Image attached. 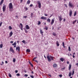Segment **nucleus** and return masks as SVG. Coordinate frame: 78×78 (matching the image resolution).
<instances>
[{"instance_id":"f257e3e1","label":"nucleus","mask_w":78,"mask_h":78,"mask_svg":"<svg viewBox=\"0 0 78 78\" xmlns=\"http://www.w3.org/2000/svg\"><path fill=\"white\" fill-rule=\"evenodd\" d=\"M47 58L48 59V61L49 62L51 61V60L52 61H54V59L53 58H54V57L52 56H49L48 55L47 57Z\"/></svg>"},{"instance_id":"f03ea898","label":"nucleus","mask_w":78,"mask_h":78,"mask_svg":"<svg viewBox=\"0 0 78 78\" xmlns=\"http://www.w3.org/2000/svg\"><path fill=\"white\" fill-rule=\"evenodd\" d=\"M9 11H12V10L11 9H12L13 8V6H12V3H10L9 4Z\"/></svg>"},{"instance_id":"7ed1b4c3","label":"nucleus","mask_w":78,"mask_h":78,"mask_svg":"<svg viewBox=\"0 0 78 78\" xmlns=\"http://www.w3.org/2000/svg\"><path fill=\"white\" fill-rule=\"evenodd\" d=\"M6 5H4L3 6L2 9L3 12H5L6 11Z\"/></svg>"},{"instance_id":"20e7f679","label":"nucleus","mask_w":78,"mask_h":78,"mask_svg":"<svg viewBox=\"0 0 78 78\" xmlns=\"http://www.w3.org/2000/svg\"><path fill=\"white\" fill-rule=\"evenodd\" d=\"M37 3L38 5L39 8H41V2L40 1H38Z\"/></svg>"},{"instance_id":"39448f33","label":"nucleus","mask_w":78,"mask_h":78,"mask_svg":"<svg viewBox=\"0 0 78 78\" xmlns=\"http://www.w3.org/2000/svg\"><path fill=\"white\" fill-rule=\"evenodd\" d=\"M58 18L59 20V21L60 22H61V20L63 19V18L62 17V16H58Z\"/></svg>"},{"instance_id":"423d86ee","label":"nucleus","mask_w":78,"mask_h":78,"mask_svg":"<svg viewBox=\"0 0 78 78\" xmlns=\"http://www.w3.org/2000/svg\"><path fill=\"white\" fill-rule=\"evenodd\" d=\"M10 51H11L12 53H14V50H13L12 47H10L9 49Z\"/></svg>"},{"instance_id":"0eeeda50","label":"nucleus","mask_w":78,"mask_h":78,"mask_svg":"<svg viewBox=\"0 0 78 78\" xmlns=\"http://www.w3.org/2000/svg\"><path fill=\"white\" fill-rule=\"evenodd\" d=\"M69 6H70V7L71 8H72V7H74L75 6L73 4H72V3L71 2H69Z\"/></svg>"},{"instance_id":"6e6552de","label":"nucleus","mask_w":78,"mask_h":78,"mask_svg":"<svg viewBox=\"0 0 78 78\" xmlns=\"http://www.w3.org/2000/svg\"><path fill=\"white\" fill-rule=\"evenodd\" d=\"M20 46L16 47V50H18L19 52L20 51Z\"/></svg>"},{"instance_id":"1a4fd4ad","label":"nucleus","mask_w":78,"mask_h":78,"mask_svg":"<svg viewBox=\"0 0 78 78\" xmlns=\"http://www.w3.org/2000/svg\"><path fill=\"white\" fill-rule=\"evenodd\" d=\"M72 11L70 10L69 11V16L70 17H71V16H72Z\"/></svg>"},{"instance_id":"9d476101","label":"nucleus","mask_w":78,"mask_h":78,"mask_svg":"<svg viewBox=\"0 0 78 78\" xmlns=\"http://www.w3.org/2000/svg\"><path fill=\"white\" fill-rule=\"evenodd\" d=\"M55 22V20L54 19H52V20L51 22V24L52 25L53 23H54V22Z\"/></svg>"},{"instance_id":"9b49d317","label":"nucleus","mask_w":78,"mask_h":78,"mask_svg":"<svg viewBox=\"0 0 78 78\" xmlns=\"http://www.w3.org/2000/svg\"><path fill=\"white\" fill-rule=\"evenodd\" d=\"M41 19H43V20H47V17L44 16H42L41 18Z\"/></svg>"},{"instance_id":"f8f14e48","label":"nucleus","mask_w":78,"mask_h":78,"mask_svg":"<svg viewBox=\"0 0 78 78\" xmlns=\"http://www.w3.org/2000/svg\"><path fill=\"white\" fill-rule=\"evenodd\" d=\"M16 44H17V43H16V42H15L13 44H12V45H14V48H15L16 47Z\"/></svg>"},{"instance_id":"ddd939ff","label":"nucleus","mask_w":78,"mask_h":78,"mask_svg":"<svg viewBox=\"0 0 78 78\" xmlns=\"http://www.w3.org/2000/svg\"><path fill=\"white\" fill-rule=\"evenodd\" d=\"M26 28L27 30H29V29H30V27L28 25H26Z\"/></svg>"},{"instance_id":"4468645a","label":"nucleus","mask_w":78,"mask_h":78,"mask_svg":"<svg viewBox=\"0 0 78 78\" xmlns=\"http://www.w3.org/2000/svg\"><path fill=\"white\" fill-rule=\"evenodd\" d=\"M77 21V20H76L75 21H73V25H75V23H76V21Z\"/></svg>"},{"instance_id":"2eb2a0df","label":"nucleus","mask_w":78,"mask_h":78,"mask_svg":"<svg viewBox=\"0 0 78 78\" xmlns=\"http://www.w3.org/2000/svg\"><path fill=\"white\" fill-rule=\"evenodd\" d=\"M56 44L58 47V46H59V42L58 41H57Z\"/></svg>"},{"instance_id":"dca6fc26","label":"nucleus","mask_w":78,"mask_h":78,"mask_svg":"<svg viewBox=\"0 0 78 78\" xmlns=\"http://www.w3.org/2000/svg\"><path fill=\"white\" fill-rule=\"evenodd\" d=\"M3 2H4V0H2L0 3V5L1 6H2V5L3 4Z\"/></svg>"},{"instance_id":"f3484780","label":"nucleus","mask_w":78,"mask_h":78,"mask_svg":"<svg viewBox=\"0 0 78 78\" xmlns=\"http://www.w3.org/2000/svg\"><path fill=\"white\" fill-rule=\"evenodd\" d=\"M12 34H13V33H12V31H11L9 34L10 37H11V36H12Z\"/></svg>"},{"instance_id":"a211bd4d","label":"nucleus","mask_w":78,"mask_h":78,"mask_svg":"<svg viewBox=\"0 0 78 78\" xmlns=\"http://www.w3.org/2000/svg\"><path fill=\"white\" fill-rule=\"evenodd\" d=\"M71 67H72V65L69 64V70H70V69H71Z\"/></svg>"},{"instance_id":"6ab92c4d","label":"nucleus","mask_w":78,"mask_h":78,"mask_svg":"<svg viewBox=\"0 0 78 78\" xmlns=\"http://www.w3.org/2000/svg\"><path fill=\"white\" fill-rule=\"evenodd\" d=\"M20 28H23V24L22 23H20Z\"/></svg>"},{"instance_id":"aec40b11","label":"nucleus","mask_w":78,"mask_h":78,"mask_svg":"<svg viewBox=\"0 0 78 78\" xmlns=\"http://www.w3.org/2000/svg\"><path fill=\"white\" fill-rule=\"evenodd\" d=\"M53 66L54 67H55V68H56V67H57V65L55 63H54L53 64Z\"/></svg>"},{"instance_id":"412c9836","label":"nucleus","mask_w":78,"mask_h":78,"mask_svg":"<svg viewBox=\"0 0 78 78\" xmlns=\"http://www.w3.org/2000/svg\"><path fill=\"white\" fill-rule=\"evenodd\" d=\"M60 60L61 61H62V62H63L64 61V59L62 58H61L60 59Z\"/></svg>"},{"instance_id":"4be33fe9","label":"nucleus","mask_w":78,"mask_h":78,"mask_svg":"<svg viewBox=\"0 0 78 78\" xmlns=\"http://www.w3.org/2000/svg\"><path fill=\"white\" fill-rule=\"evenodd\" d=\"M47 22L49 23H50V19L48 18L47 20Z\"/></svg>"},{"instance_id":"5701e85b","label":"nucleus","mask_w":78,"mask_h":78,"mask_svg":"<svg viewBox=\"0 0 78 78\" xmlns=\"http://www.w3.org/2000/svg\"><path fill=\"white\" fill-rule=\"evenodd\" d=\"M74 73H75V71L74 69H73L72 74V76H73V75H74Z\"/></svg>"},{"instance_id":"b1692460","label":"nucleus","mask_w":78,"mask_h":78,"mask_svg":"<svg viewBox=\"0 0 78 78\" xmlns=\"http://www.w3.org/2000/svg\"><path fill=\"white\" fill-rule=\"evenodd\" d=\"M71 75H72V72H69V76H71Z\"/></svg>"},{"instance_id":"393cba45","label":"nucleus","mask_w":78,"mask_h":78,"mask_svg":"<svg viewBox=\"0 0 78 78\" xmlns=\"http://www.w3.org/2000/svg\"><path fill=\"white\" fill-rule=\"evenodd\" d=\"M30 2H31L30 0H28L27 2V4H30Z\"/></svg>"},{"instance_id":"a878e982","label":"nucleus","mask_w":78,"mask_h":78,"mask_svg":"<svg viewBox=\"0 0 78 78\" xmlns=\"http://www.w3.org/2000/svg\"><path fill=\"white\" fill-rule=\"evenodd\" d=\"M27 52H28V53H30V50L29 49H27Z\"/></svg>"},{"instance_id":"bb28decb","label":"nucleus","mask_w":78,"mask_h":78,"mask_svg":"<svg viewBox=\"0 0 78 78\" xmlns=\"http://www.w3.org/2000/svg\"><path fill=\"white\" fill-rule=\"evenodd\" d=\"M40 33L41 34H43L44 33V32L41 29L40 30Z\"/></svg>"},{"instance_id":"cd10ccee","label":"nucleus","mask_w":78,"mask_h":78,"mask_svg":"<svg viewBox=\"0 0 78 78\" xmlns=\"http://www.w3.org/2000/svg\"><path fill=\"white\" fill-rule=\"evenodd\" d=\"M29 64L30 65V66H31L32 67H33V65L31 63V62H29Z\"/></svg>"},{"instance_id":"c85d7f7f","label":"nucleus","mask_w":78,"mask_h":78,"mask_svg":"<svg viewBox=\"0 0 78 78\" xmlns=\"http://www.w3.org/2000/svg\"><path fill=\"white\" fill-rule=\"evenodd\" d=\"M68 50L69 51H71V48H70V46H69Z\"/></svg>"},{"instance_id":"c756f323","label":"nucleus","mask_w":78,"mask_h":78,"mask_svg":"<svg viewBox=\"0 0 78 78\" xmlns=\"http://www.w3.org/2000/svg\"><path fill=\"white\" fill-rule=\"evenodd\" d=\"M9 30H12V27H11V26H9Z\"/></svg>"},{"instance_id":"7c9ffc66","label":"nucleus","mask_w":78,"mask_h":78,"mask_svg":"<svg viewBox=\"0 0 78 78\" xmlns=\"http://www.w3.org/2000/svg\"><path fill=\"white\" fill-rule=\"evenodd\" d=\"M52 34L53 35V36H56V33H55L53 32L52 33Z\"/></svg>"},{"instance_id":"2f4dec72","label":"nucleus","mask_w":78,"mask_h":78,"mask_svg":"<svg viewBox=\"0 0 78 78\" xmlns=\"http://www.w3.org/2000/svg\"><path fill=\"white\" fill-rule=\"evenodd\" d=\"M2 47H3V44H1L0 45V48H2Z\"/></svg>"},{"instance_id":"473e14b6","label":"nucleus","mask_w":78,"mask_h":78,"mask_svg":"<svg viewBox=\"0 0 78 78\" xmlns=\"http://www.w3.org/2000/svg\"><path fill=\"white\" fill-rule=\"evenodd\" d=\"M16 59L15 58H13V62H16Z\"/></svg>"},{"instance_id":"72a5a7b5","label":"nucleus","mask_w":78,"mask_h":78,"mask_svg":"<svg viewBox=\"0 0 78 78\" xmlns=\"http://www.w3.org/2000/svg\"><path fill=\"white\" fill-rule=\"evenodd\" d=\"M76 12H75L74 14V16H76Z\"/></svg>"},{"instance_id":"f704fd0d","label":"nucleus","mask_w":78,"mask_h":78,"mask_svg":"<svg viewBox=\"0 0 78 78\" xmlns=\"http://www.w3.org/2000/svg\"><path fill=\"white\" fill-rule=\"evenodd\" d=\"M41 22L38 21V23H37V25H41Z\"/></svg>"},{"instance_id":"c9c22d12","label":"nucleus","mask_w":78,"mask_h":78,"mask_svg":"<svg viewBox=\"0 0 78 78\" xmlns=\"http://www.w3.org/2000/svg\"><path fill=\"white\" fill-rule=\"evenodd\" d=\"M33 13H31V17H33Z\"/></svg>"},{"instance_id":"e433bc0d","label":"nucleus","mask_w":78,"mask_h":78,"mask_svg":"<svg viewBox=\"0 0 78 78\" xmlns=\"http://www.w3.org/2000/svg\"><path fill=\"white\" fill-rule=\"evenodd\" d=\"M16 76H20V74H19V73H18L16 74Z\"/></svg>"},{"instance_id":"4c0bfd02","label":"nucleus","mask_w":78,"mask_h":78,"mask_svg":"<svg viewBox=\"0 0 78 78\" xmlns=\"http://www.w3.org/2000/svg\"><path fill=\"white\" fill-rule=\"evenodd\" d=\"M9 76L10 78H11L12 76H11V74L10 73L9 74Z\"/></svg>"},{"instance_id":"58836bf2","label":"nucleus","mask_w":78,"mask_h":78,"mask_svg":"<svg viewBox=\"0 0 78 78\" xmlns=\"http://www.w3.org/2000/svg\"><path fill=\"white\" fill-rule=\"evenodd\" d=\"M59 76L60 77H62V74L59 75Z\"/></svg>"},{"instance_id":"ea45409f","label":"nucleus","mask_w":78,"mask_h":78,"mask_svg":"<svg viewBox=\"0 0 78 78\" xmlns=\"http://www.w3.org/2000/svg\"><path fill=\"white\" fill-rule=\"evenodd\" d=\"M30 76L31 77V78H34V76H33L30 75Z\"/></svg>"},{"instance_id":"a19ab883","label":"nucleus","mask_w":78,"mask_h":78,"mask_svg":"<svg viewBox=\"0 0 78 78\" xmlns=\"http://www.w3.org/2000/svg\"><path fill=\"white\" fill-rule=\"evenodd\" d=\"M33 6V5L32 4H30V7H32V6Z\"/></svg>"},{"instance_id":"79ce46f5","label":"nucleus","mask_w":78,"mask_h":78,"mask_svg":"<svg viewBox=\"0 0 78 78\" xmlns=\"http://www.w3.org/2000/svg\"><path fill=\"white\" fill-rule=\"evenodd\" d=\"M22 42H23V43L25 44V40H23L22 41Z\"/></svg>"},{"instance_id":"37998d69","label":"nucleus","mask_w":78,"mask_h":78,"mask_svg":"<svg viewBox=\"0 0 78 78\" xmlns=\"http://www.w3.org/2000/svg\"><path fill=\"white\" fill-rule=\"evenodd\" d=\"M2 22H1L0 23V27L2 26Z\"/></svg>"},{"instance_id":"c03bdc74","label":"nucleus","mask_w":78,"mask_h":78,"mask_svg":"<svg viewBox=\"0 0 78 78\" xmlns=\"http://www.w3.org/2000/svg\"><path fill=\"white\" fill-rule=\"evenodd\" d=\"M24 9H26V11H27V10H28V8L27 7L24 8Z\"/></svg>"},{"instance_id":"a18cd8bd","label":"nucleus","mask_w":78,"mask_h":78,"mask_svg":"<svg viewBox=\"0 0 78 78\" xmlns=\"http://www.w3.org/2000/svg\"><path fill=\"white\" fill-rule=\"evenodd\" d=\"M25 32L26 33H28V31H27V30H26V29H25Z\"/></svg>"},{"instance_id":"49530a36","label":"nucleus","mask_w":78,"mask_h":78,"mask_svg":"<svg viewBox=\"0 0 78 78\" xmlns=\"http://www.w3.org/2000/svg\"><path fill=\"white\" fill-rule=\"evenodd\" d=\"M45 30H48V27H45Z\"/></svg>"},{"instance_id":"de8ad7c7","label":"nucleus","mask_w":78,"mask_h":78,"mask_svg":"<svg viewBox=\"0 0 78 78\" xmlns=\"http://www.w3.org/2000/svg\"><path fill=\"white\" fill-rule=\"evenodd\" d=\"M36 58H37V57L34 58L33 59V61H34V59H36Z\"/></svg>"},{"instance_id":"09e8293b","label":"nucleus","mask_w":78,"mask_h":78,"mask_svg":"<svg viewBox=\"0 0 78 78\" xmlns=\"http://www.w3.org/2000/svg\"><path fill=\"white\" fill-rule=\"evenodd\" d=\"M66 69V67H64V68H62L61 69L62 70H64V69Z\"/></svg>"},{"instance_id":"8fccbe9b","label":"nucleus","mask_w":78,"mask_h":78,"mask_svg":"<svg viewBox=\"0 0 78 78\" xmlns=\"http://www.w3.org/2000/svg\"><path fill=\"white\" fill-rule=\"evenodd\" d=\"M23 18H26L27 17V16H23Z\"/></svg>"},{"instance_id":"3c124183","label":"nucleus","mask_w":78,"mask_h":78,"mask_svg":"<svg viewBox=\"0 0 78 78\" xmlns=\"http://www.w3.org/2000/svg\"><path fill=\"white\" fill-rule=\"evenodd\" d=\"M62 45L63 46H64L65 44H64V42H63L62 43Z\"/></svg>"},{"instance_id":"603ef678","label":"nucleus","mask_w":78,"mask_h":78,"mask_svg":"<svg viewBox=\"0 0 78 78\" xmlns=\"http://www.w3.org/2000/svg\"><path fill=\"white\" fill-rule=\"evenodd\" d=\"M20 28L22 31H23V27H20Z\"/></svg>"},{"instance_id":"864d4df0","label":"nucleus","mask_w":78,"mask_h":78,"mask_svg":"<svg viewBox=\"0 0 78 78\" xmlns=\"http://www.w3.org/2000/svg\"><path fill=\"white\" fill-rule=\"evenodd\" d=\"M24 76H26V77H27V76H28V75H27V74H25L24 75Z\"/></svg>"},{"instance_id":"5fc2aeb1","label":"nucleus","mask_w":78,"mask_h":78,"mask_svg":"<svg viewBox=\"0 0 78 78\" xmlns=\"http://www.w3.org/2000/svg\"><path fill=\"white\" fill-rule=\"evenodd\" d=\"M17 72H18V70H17L15 71V73H17Z\"/></svg>"},{"instance_id":"6e6d98bb","label":"nucleus","mask_w":78,"mask_h":78,"mask_svg":"<svg viewBox=\"0 0 78 78\" xmlns=\"http://www.w3.org/2000/svg\"><path fill=\"white\" fill-rule=\"evenodd\" d=\"M10 43H11V44H12V43H13V41H10Z\"/></svg>"},{"instance_id":"4d7b16f0","label":"nucleus","mask_w":78,"mask_h":78,"mask_svg":"<svg viewBox=\"0 0 78 78\" xmlns=\"http://www.w3.org/2000/svg\"><path fill=\"white\" fill-rule=\"evenodd\" d=\"M44 15L45 16H48V15L46 14H45Z\"/></svg>"},{"instance_id":"13d9d810","label":"nucleus","mask_w":78,"mask_h":78,"mask_svg":"<svg viewBox=\"0 0 78 78\" xmlns=\"http://www.w3.org/2000/svg\"><path fill=\"white\" fill-rule=\"evenodd\" d=\"M5 63H6V64H8V61H5Z\"/></svg>"},{"instance_id":"bf43d9fd","label":"nucleus","mask_w":78,"mask_h":78,"mask_svg":"<svg viewBox=\"0 0 78 78\" xmlns=\"http://www.w3.org/2000/svg\"><path fill=\"white\" fill-rule=\"evenodd\" d=\"M73 58H75V56H74V55H73Z\"/></svg>"},{"instance_id":"052dcab7","label":"nucleus","mask_w":78,"mask_h":78,"mask_svg":"<svg viewBox=\"0 0 78 78\" xmlns=\"http://www.w3.org/2000/svg\"><path fill=\"white\" fill-rule=\"evenodd\" d=\"M44 58H45V59H46V56H45V55H44Z\"/></svg>"},{"instance_id":"680f3d73","label":"nucleus","mask_w":78,"mask_h":78,"mask_svg":"<svg viewBox=\"0 0 78 78\" xmlns=\"http://www.w3.org/2000/svg\"><path fill=\"white\" fill-rule=\"evenodd\" d=\"M63 21H64V22H65L66 21V19H63Z\"/></svg>"},{"instance_id":"e2e57ef3","label":"nucleus","mask_w":78,"mask_h":78,"mask_svg":"<svg viewBox=\"0 0 78 78\" xmlns=\"http://www.w3.org/2000/svg\"><path fill=\"white\" fill-rule=\"evenodd\" d=\"M64 5L66 6V7H67V6L66 4H64Z\"/></svg>"},{"instance_id":"0e129e2a","label":"nucleus","mask_w":78,"mask_h":78,"mask_svg":"<svg viewBox=\"0 0 78 78\" xmlns=\"http://www.w3.org/2000/svg\"><path fill=\"white\" fill-rule=\"evenodd\" d=\"M67 64H69V61L67 62Z\"/></svg>"},{"instance_id":"69168bd1","label":"nucleus","mask_w":78,"mask_h":78,"mask_svg":"<svg viewBox=\"0 0 78 78\" xmlns=\"http://www.w3.org/2000/svg\"><path fill=\"white\" fill-rule=\"evenodd\" d=\"M23 0H20V2H21V3H22V2H23Z\"/></svg>"},{"instance_id":"338daca9","label":"nucleus","mask_w":78,"mask_h":78,"mask_svg":"<svg viewBox=\"0 0 78 78\" xmlns=\"http://www.w3.org/2000/svg\"><path fill=\"white\" fill-rule=\"evenodd\" d=\"M76 66H78V63H76Z\"/></svg>"},{"instance_id":"774afa93","label":"nucleus","mask_w":78,"mask_h":78,"mask_svg":"<svg viewBox=\"0 0 78 78\" xmlns=\"http://www.w3.org/2000/svg\"><path fill=\"white\" fill-rule=\"evenodd\" d=\"M34 61L35 62H37V60H34Z\"/></svg>"}]
</instances>
